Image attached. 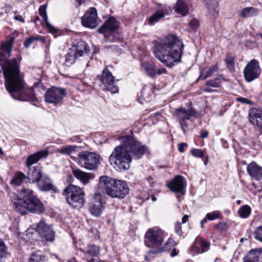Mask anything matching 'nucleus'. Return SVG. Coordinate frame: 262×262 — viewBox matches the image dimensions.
<instances>
[{"mask_svg":"<svg viewBox=\"0 0 262 262\" xmlns=\"http://www.w3.org/2000/svg\"><path fill=\"white\" fill-rule=\"evenodd\" d=\"M225 62L230 67H233L234 66V59L231 56H227L225 59Z\"/></svg>","mask_w":262,"mask_h":262,"instance_id":"nucleus-49","label":"nucleus"},{"mask_svg":"<svg viewBox=\"0 0 262 262\" xmlns=\"http://www.w3.org/2000/svg\"><path fill=\"white\" fill-rule=\"evenodd\" d=\"M208 133L206 130H203L201 133V137L203 138H205L207 137Z\"/></svg>","mask_w":262,"mask_h":262,"instance_id":"nucleus-55","label":"nucleus"},{"mask_svg":"<svg viewBox=\"0 0 262 262\" xmlns=\"http://www.w3.org/2000/svg\"><path fill=\"white\" fill-rule=\"evenodd\" d=\"M189 216L188 215H184L182 219V222L183 224L186 223L188 220Z\"/></svg>","mask_w":262,"mask_h":262,"instance_id":"nucleus-56","label":"nucleus"},{"mask_svg":"<svg viewBox=\"0 0 262 262\" xmlns=\"http://www.w3.org/2000/svg\"><path fill=\"white\" fill-rule=\"evenodd\" d=\"M35 230L43 242H52L54 239L55 232L52 227L47 224L43 220H41L37 224Z\"/></svg>","mask_w":262,"mask_h":262,"instance_id":"nucleus-10","label":"nucleus"},{"mask_svg":"<svg viewBox=\"0 0 262 262\" xmlns=\"http://www.w3.org/2000/svg\"><path fill=\"white\" fill-rule=\"evenodd\" d=\"M78 57L77 55H76L71 48H70L69 53L66 57V64L68 66L72 65L75 62V59Z\"/></svg>","mask_w":262,"mask_h":262,"instance_id":"nucleus-38","label":"nucleus"},{"mask_svg":"<svg viewBox=\"0 0 262 262\" xmlns=\"http://www.w3.org/2000/svg\"><path fill=\"white\" fill-rule=\"evenodd\" d=\"M78 157L84 167L88 170L95 169L99 162L100 157L95 152L82 151L78 154Z\"/></svg>","mask_w":262,"mask_h":262,"instance_id":"nucleus-9","label":"nucleus"},{"mask_svg":"<svg viewBox=\"0 0 262 262\" xmlns=\"http://www.w3.org/2000/svg\"><path fill=\"white\" fill-rule=\"evenodd\" d=\"M175 231L177 234H178L179 235H181L182 232L181 224L180 223L178 222L176 224Z\"/></svg>","mask_w":262,"mask_h":262,"instance_id":"nucleus-51","label":"nucleus"},{"mask_svg":"<svg viewBox=\"0 0 262 262\" xmlns=\"http://www.w3.org/2000/svg\"><path fill=\"white\" fill-rule=\"evenodd\" d=\"M28 179L33 183H37L43 176L41 168L39 166H34L32 168L28 167Z\"/></svg>","mask_w":262,"mask_h":262,"instance_id":"nucleus-26","label":"nucleus"},{"mask_svg":"<svg viewBox=\"0 0 262 262\" xmlns=\"http://www.w3.org/2000/svg\"><path fill=\"white\" fill-rule=\"evenodd\" d=\"M247 171L249 176L257 181L262 179V167L255 162H252L247 166Z\"/></svg>","mask_w":262,"mask_h":262,"instance_id":"nucleus-19","label":"nucleus"},{"mask_svg":"<svg viewBox=\"0 0 262 262\" xmlns=\"http://www.w3.org/2000/svg\"><path fill=\"white\" fill-rule=\"evenodd\" d=\"M169 7L166 6H161L158 10L148 19V23L150 25H154L169 13L170 11Z\"/></svg>","mask_w":262,"mask_h":262,"instance_id":"nucleus-18","label":"nucleus"},{"mask_svg":"<svg viewBox=\"0 0 262 262\" xmlns=\"http://www.w3.org/2000/svg\"><path fill=\"white\" fill-rule=\"evenodd\" d=\"M218 68L216 65H214L210 67L207 71H206V74L204 77V79H206L207 78L211 76L213 74L217 71Z\"/></svg>","mask_w":262,"mask_h":262,"instance_id":"nucleus-43","label":"nucleus"},{"mask_svg":"<svg viewBox=\"0 0 262 262\" xmlns=\"http://www.w3.org/2000/svg\"><path fill=\"white\" fill-rule=\"evenodd\" d=\"M48 154V150H43L30 155L28 157L26 161V164L27 167H30L32 165L36 163L41 158L46 157Z\"/></svg>","mask_w":262,"mask_h":262,"instance_id":"nucleus-24","label":"nucleus"},{"mask_svg":"<svg viewBox=\"0 0 262 262\" xmlns=\"http://www.w3.org/2000/svg\"><path fill=\"white\" fill-rule=\"evenodd\" d=\"M71 49L78 57L86 55L90 51L87 43L83 41L78 42L76 45L72 47Z\"/></svg>","mask_w":262,"mask_h":262,"instance_id":"nucleus-22","label":"nucleus"},{"mask_svg":"<svg viewBox=\"0 0 262 262\" xmlns=\"http://www.w3.org/2000/svg\"><path fill=\"white\" fill-rule=\"evenodd\" d=\"M146 181L149 183L150 186H152V184L154 183L151 178L149 177L146 179Z\"/></svg>","mask_w":262,"mask_h":262,"instance_id":"nucleus-57","label":"nucleus"},{"mask_svg":"<svg viewBox=\"0 0 262 262\" xmlns=\"http://www.w3.org/2000/svg\"><path fill=\"white\" fill-rule=\"evenodd\" d=\"M103 209L104 205L102 202L101 196L98 194H95L89 203V211L93 216L98 217L102 214Z\"/></svg>","mask_w":262,"mask_h":262,"instance_id":"nucleus-15","label":"nucleus"},{"mask_svg":"<svg viewBox=\"0 0 262 262\" xmlns=\"http://www.w3.org/2000/svg\"><path fill=\"white\" fill-rule=\"evenodd\" d=\"M41 37H30L26 39L24 42V46L26 48H28L31 45H32L34 41L39 40Z\"/></svg>","mask_w":262,"mask_h":262,"instance_id":"nucleus-44","label":"nucleus"},{"mask_svg":"<svg viewBox=\"0 0 262 262\" xmlns=\"http://www.w3.org/2000/svg\"><path fill=\"white\" fill-rule=\"evenodd\" d=\"M244 262H262V249H255L250 251L244 258Z\"/></svg>","mask_w":262,"mask_h":262,"instance_id":"nucleus-25","label":"nucleus"},{"mask_svg":"<svg viewBox=\"0 0 262 262\" xmlns=\"http://www.w3.org/2000/svg\"><path fill=\"white\" fill-rule=\"evenodd\" d=\"M97 10L94 8H91L82 17V25L87 28H94L97 25Z\"/></svg>","mask_w":262,"mask_h":262,"instance_id":"nucleus-16","label":"nucleus"},{"mask_svg":"<svg viewBox=\"0 0 262 262\" xmlns=\"http://www.w3.org/2000/svg\"><path fill=\"white\" fill-rule=\"evenodd\" d=\"M43 260L42 252L38 250L32 252L29 262H42Z\"/></svg>","mask_w":262,"mask_h":262,"instance_id":"nucleus-36","label":"nucleus"},{"mask_svg":"<svg viewBox=\"0 0 262 262\" xmlns=\"http://www.w3.org/2000/svg\"><path fill=\"white\" fill-rule=\"evenodd\" d=\"M249 121L259 127H262V110L254 109L249 113Z\"/></svg>","mask_w":262,"mask_h":262,"instance_id":"nucleus-23","label":"nucleus"},{"mask_svg":"<svg viewBox=\"0 0 262 262\" xmlns=\"http://www.w3.org/2000/svg\"><path fill=\"white\" fill-rule=\"evenodd\" d=\"M237 100L238 101L242 102L243 103H247V101H248L247 99L244 98H238Z\"/></svg>","mask_w":262,"mask_h":262,"instance_id":"nucleus-59","label":"nucleus"},{"mask_svg":"<svg viewBox=\"0 0 262 262\" xmlns=\"http://www.w3.org/2000/svg\"><path fill=\"white\" fill-rule=\"evenodd\" d=\"M117 140L122 143L114 149L109 157V161L117 169L128 170L133 158H141L147 148L132 135L120 136Z\"/></svg>","mask_w":262,"mask_h":262,"instance_id":"nucleus-2","label":"nucleus"},{"mask_svg":"<svg viewBox=\"0 0 262 262\" xmlns=\"http://www.w3.org/2000/svg\"><path fill=\"white\" fill-rule=\"evenodd\" d=\"M184 46L179 37L169 34L155 41L154 54L166 66L171 67L181 62Z\"/></svg>","mask_w":262,"mask_h":262,"instance_id":"nucleus-3","label":"nucleus"},{"mask_svg":"<svg viewBox=\"0 0 262 262\" xmlns=\"http://www.w3.org/2000/svg\"><path fill=\"white\" fill-rule=\"evenodd\" d=\"M175 11L183 16L186 15L189 11L188 6L184 1L178 0L174 7Z\"/></svg>","mask_w":262,"mask_h":262,"instance_id":"nucleus-29","label":"nucleus"},{"mask_svg":"<svg viewBox=\"0 0 262 262\" xmlns=\"http://www.w3.org/2000/svg\"><path fill=\"white\" fill-rule=\"evenodd\" d=\"M120 23L114 17H110L98 30V32L104 34L105 38L110 41L114 39V34L118 29Z\"/></svg>","mask_w":262,"mask_h":262,"instance_id":"nucleus-8","label":"nucleus"},{"mask_svg":"<svg viewBox=\"0 0 262 262\" xmlns=\"http://www.w3.org/2000/svg\"><path fill=\"white\" fill-rule=\"evenodd\" d=\"M100 252L99 247L95 245H89L83 252L88 255L90 257H94L97 256Z\"/></svg>","mask_w":262,"mask_h":262,"instance_id":"nucleus-33","label":"nucleus"},{"mask_svg":"<svg viewBox=\"0 0 262 262\" xmlns=\"http://www.w3.org/2000/svg\"><path fill=\"white\" fill-rule=\"evenodd\" d=\"M39 190L43 191L52 190L54 192L58 191V189L53 185L52 180L48 176L43 175L36 183Z\"/></svg>","mask_w":262,"mask_h":262,"instance_id":"nucleus-17","label":"nucleus"},{"mask_svg":"<svg viewBox=\"0 0 262 262\" xmlns=\"http://www.w3.org/2000/svg\"><path fill=\"white\" fill-rule=\"evenodd\" d=\"M141 69L150 76L153 77L156 74L155 66L152 62H143L141 63Z\"/></svg>","mask_w":262,"mask_h":262,"instance_id":"nucleus-30","label":"nucleus"},{"mask_svg":"<svg viewBox=\"0 0 262 262\" xmlns=\"http://www.w3.org/2000/svg\"><path fill=\"white\" fill-rule=\"evenodd\" d=\"M63 193L71 207L74 208L82 207L84 202L85 193L81 188L76 185H69L64 189Z\"/></svg>","mask_w":262,"mask_h":262,"instance_id":"nucleus-7","label":"nucleus"},{"mask_svg":"<svg viewBox=\"0 0 262 262\" xmlns=\"http://www.w3.org/2000/svg\"><path fill=\"white\" fill-rule=\"evenodd\" d=\"M221 215V212L220 211H214L209 213H208L205 219L206 221H213L215 219L220 218Z\"/></svg>","mask_w":262,"mask_h":262,"instance_id":"nucleus-40","label":"nucleus"},{"mask_svg":"<svg viewBox=\"0 0 262 262\" xmlns=\"http://www.w3.org/2000/svg\"><path fill=\"white\" fill-rule=\"evenodd\" d=\"M238 212L240 217L243 219H246L251 214V209L249 206L245 205L240 207Z\"/></svg>","mask_w":262,"mask_h":262,"instance_id":"nucleus-37","label":"nucleus"},{"mask_svg":"<svg viewBox=\"0 0 262 262\" xmlns=\"http://www.w3.org/2000/svg\"><path fill=\"white\" fill-rule=\"evenodd\" d=\"M178 254V252L177 251L176 249H173L172 252L171 253V255L172 256H175L177 255Z\"/></svg>","mask_w":262,"mask_h":262,"instance_id":"nucleus-60","label":"nucleus"},{"mask_svg":"<svg viewBox=\"0 0 262 262\" xmlns=\"http://www.w3.org/2000/svg\"><path fill=\"white\" fill-rule=\"evenodd\" d=\"M7 255L8 252L5 243L3 240L0 238V262H2V259Z\"/></svg>","mask_w":262,"mask_h":262,"instance_id":"nucleus-41","label":"nucleus"},{"mask_svg":"<svg viewBox=\"0 0 262 262\" xmlns=\"http://www.w3.org/2000/svg\"><path fill=\"white\" fill-rule=\"evenodd\" d=\"M66 90L62 88L52 87L46 92L45 98L46 102L57 104L66 96Z\"/></svg>","mask_w":262,"mask_h":262,"instance_id":"nucleus-12","label":"nucleus"},{"mask_svg":"<svg viewBox=\"0 0 262 262\" xmlns=\"http://www.w3.org/2000/svg\"><path fill=\"white\" fill-rule=\"evenodd\" d=\"M68 262H77V261H76L74 259H71L68 260Z\"/></svg>","mask_w":262,"mask_h":262,"instance_id":"nucleus-64","label":"nucleus"},{"mask_svg":"<svg viewBox=\"0 0 262 262\" xmlns=\"http://www.w3.org/2000/svg\"><path fill=\"white\" fill-rule=\"evenodd\" d=\"M2 70L6 79V88L13 98L23 101H33L35 99L32 89H24L19 63L16 58L9 60L4 53H0V72Z\"/></svg>","mask_w":262,"mask_h":262,"instance_id":"nucleus-1","label":"nucleus"},{"mask_svg":"<svg viewBox=\"0 0 262 262\" xmlns=\"http://www.w3.org/2000/svg\"><path fill=\"white\" fill-rule=\"evenodd\" d=\"M25 178L26 176L23 173L21 172H17L11 180V184L14 186H19Z\"/></svg>","mask_w":262,"mask_h":262,"instance_id":"nucleus-35","label":"nucleus"},{"mask_svg":"<svg viewBox=\"0 0 262 262\" xmlns=\"http://www.w3.org/2000/svg\"><path fill=\"white\" fill-rule=\"evenodd\" d=\"M258 13V10L254 7H247L243 9L240 13L241 16L243 17H250L253 15H256Z\"/></svg>","mask_w":262,"mask_h":262,"instance_id":"nucleus-34","label":"nucleus"},{"mask_svg":"<svg viewBox=\"0 0 262 262\" xmlns=\"http://www.w3.org/2000/svg\"><path fill=\"white\" fill-rule=\"evenodd\" d=\"M199 22L196 19H193L189 23V26L192 28H195L198 26Z\"/></svg>","mask_w":262,"mask_h":262,"instance_id":"nucleus-53","label":"nucleus"},{"mask_svg":"<svg viewBox=\"0 0 262 262\" xmlns=\"http://www.w3.org/2000/svg\"><path fill=\"white\" fill-rule=\"evenodd\" d=\"M254 237L255 239L262 242V225L256 228L254 232Z\"/></svg>","mask_w":262,"mask_h":262,"instance_id":"nucleus-42","label":"nucleus"},{"mask_svg":"<svg viewBox=\"0 0 262 262\" xmlns=\"http://www.w3.org/2000/svg\"><path fill=\"white\" fill-rule=\"evenodd\" d=\"M191 154L192 156L196 158H203L204 154L203 151L199 149L193 148L191 150Z\"/></svg>","mask_w":262,"mask_h":262,"instance_id":"nucleus-45","label":"nucleus"},{"mask_svg":"<svg viewBox=\"0 0 262 262\" xmlns=\"http://www.w3.org/2000/svg\"><path fill=\"white\" fill-rule=\"evenodd\" d=\"M195 111L191 107L188 108L181 107L176 110V115L178 120H188L191 117L195 116Z\"/></svg>","mask_w":262,"mask_h":262,"instance_id":"nucleus-20","label":"nucleus"},{"mask_svg":"<svg viewBox=\"0 0 262 262\" xmlns=\"http://www.w3.org/2000/svg\"><path fill=\"white\" fill-rule=\"evenodd\" d=\"M46 7H47L46 5L41 6L39 8V15L42 17L45 25L49 31L51 33H56L57 30L54 27L50 25L48 21V17L46 13Z\"/></svg>","mask_w":262,"mask_h":262,"instance_id":"nucleus-28","label":"nucleus"},{"mask_svg":"<svg viewBox=\"0 0 262 262\" xmlns=\"http://www.w3.org/2000/svg\"><path fill=\"white\" fill-rule=\"evenodd\" d=\"M18 192V194L11 196V204L15 211L23 215L28 212L37 214L43 212V204L34 195L32 190L23 188Z\"/></svg>","mask_w":262,"mask_h":262,"instance_id":"nucleus-4","label":"nucleus"},{"mask_svg":"<svg viewBox=\"0 0 262 262\" xmlns=\"http://www.w3.org/2000/svg\"><path fill=\"white\" fill-rule=\"evenodd\" d=\"M209 10V12L212 15L213 17H215L218 13V10L215 0H203Z\"/></svg>","mask_w":262,"mask_h":262,"instance_id":"nucleus-31","label":"nucleus"},{"mask_svg":"<svg viewBox=\"0 0 262 262\" xmlns=\"http://www.w3.org/2000/svg\"><path fill=\"white\" fill-rule=\"evenodd\" d=\"M223 79L222 77L220 76L219 77L214 80L207 81L206 82V85L213 88H219L221 86Z\"/></svg>","mask_w":262,"mask_h":262,"instance_id":"nucleus-39","label":"nucleus"},{"mask_svg":"<svg viewBox=\"0 0 262 262\" xmlns=\"http://www.w3.org/2000/svg\"><path fill=\"white\" fill-rule=\"evenodd\" d=\"M165 236V232L158 228H152L148 229L145 235L144 244L149 248H155V250H150L148 255L156 254L164 252L167 247L166 246L171 244L173 240L169 238L164 244V239Z\"/></svg>","mask_w":262,"mask_h":262,"instance_id":"nucleus-6","label":"nucleus"},{"mask_svg":"<svg viewBox=\"0 0 262 262\" xmlns=\"http://www.w3.org/2000/svg\"><path fill=\"white\" fill-rule=\"evenodd\" d=\"M207 221H206V220L205 219V217L201 221V228H203L204 227V226H203V224L205 223H206Z\"/></svg>","mask_w":262,"mask_h":262,"instance_id":"nucleus-61","label":"nucleus"},{"mask_svg":"<svg viewBox=\"0 0 262 262\" xmlns=\"http://www.w3.org/2000/svg\"><path fill=\"white\" fill-rule=\"evenodd\" d=\"M260 72L258 62L256 59H252L244 69V77L247 82H251L259 77Z\"/></svg>","mask_w":262,"mask_h":262,"instance_id":"nucleus-11","label":"nucleus"},{"mask_svg":"<svg viewBox=\"0 0 262 262\" xmlns=\"http://www.w3.org/2000/svg\"><path fill=\"white\" fill-rule=\"evenodd\" d=\"M209 247L210 243L208 242L202 238H197L192 246V250L193 252L200 254L207 251Z\"/></svg>","mask_w":262,"mask_h":262,"instance_id":"nucleus-21","label":"nucleus"},{"mask_svg":"<svg viewBox=\"0 0 262 262\" xmlns=\"http://www.w3.org/2000/svg\"><path fill=\"white\" fill-rule=\"evenodd\" d=\"M166 72V70L164 68H162V69H160V70H158L157 72H156V73L158 74H161L162 73H165Z\"/></svg>","mask_w":262,"mask_h":262,"instance_id":"nucleus-58","label":"nucleus"},{"mask_svg":"<svg viewBox=\"0 0 262 262\" xmlns=\"http://www.w3.org/2000/svg\"><path fill=\"white\" fill-rule=\"evenodd\" d=\"M204 91L206 92H211L213 91V90L210 88H207L205 89Z\"/></svg>","mask_w":262,"mask_h":262,"instance_id":"nucleus-62","label":"nucleus"},{"mask_svg":"<svg viewBox=\"0 0 262 262\" xmlns=\"http://www.w3.org/2000/svg\"><path fill=\"white\" fill-rule=\"evenodd\" d=\"M226 224L223 222H219L214 226V228L220 230H224L226 229Z\"/></svg>","mask_w":262,"mask_h":262,"instance_id":"nucleus-50","label":"nucleus"},{"mask_svg":"<svg viewBox=\"0 0 262 262\" xmlns=\"http://www.w3.org/2000/svg\"><path fill=\"white\" fill-rule=\"evenodd\" d=\"M187 183L184 177L177 175L166 184V186L173 192H179L184 195L186 191Z\"/></svg>","mask_w":262,"mask_h":262,"instance_id":"nucleus-14","label":"nucleus"},{"mask_svg":"<svg viewBox=\"0 0 262 262\" xmlns=\"http://www.w3.org/2000/svg\"><path fill=\"white\" fill-rule=\"evenodd\" d=\"M14 18L15 20L20 21L21 23L25 22L24 19L23 18L22 16H21V15L15 16Z\"/></svg>","mask_w":262,"mask_h":262,"instance_id":"nucleus-54","label":"nucleus"},{"mask_svg":"<svg viewBox=\"0 0 262 262\" xmlns=\"http://www.w3.org/2000/svg\"><path fill=\"white\" fill-rule=\"evenodd\" d=\"M100 80L105 91H110L112 93L118 92V87L115 84V78L107 68L103 70Z\"/></svg>","mask_w":262,"mask_h":262,"instance_id":"nucleus-13","label":"nucleus"},{"mask_svg":"<svg viewBox=\"0 0 262 262\" xmlns=\"http://www.w3.org/2000/svg\"><path fill=\"white\" fill-rule=\"evenodd\" d=\"M76 2L78 5H80L84 0H75Z\"/></svg>","mask_w":262,"mask_h":262,"instance_id":"nucleus-63","label":"nucleus"},{"mask_svg":"<svg viewBox=\"0 0 262 262\" xmlns=\"http://www.w3.org/2000/svg\"><path fill=\"white\" fill-rule=\"evenodd\" d=\"M3 50L6 52L8 57L10 56L11 52V46L10 44L7 43L3 46Z\"/></svg>","mask_w":262,"mask_h":262,"instance_id":"nucleus-48","label":"nucleus"},{"mask_svg":"<svg viewBox=\"0 0 262 262\" xmlns=\"http://www.w3.org/2000/svg\"><path fill=\"white\" fill-rule=\"evenodd\" d=\"M99 188L104 189L108 195L114 198L122 199L129 193V187L126 182L106 176L100 177Z\"/></svg>","mask_w":262,"mask_h":262,"instance_id":"nucleus-5","label":"nucleus"},{"mask_svg":"<svg viewBox=\"0 0 262 262\" xmlns=\"http://www.w3.org/2000/svg\"><path fill=\"white\" fill-rule=\"evenodd\" d=\"M187 144L185 143H182L179 144L178 149L180 152H183L185 150V148L187 147Z\"/></svg>","mask_w":262,"mask_h":262,"instance_id":"nucleus-52","label":"nucleus"},{"mask_svg":"<svg viewBox=\"0 0 262 262\" xmlns=\"http://www.w3.org/2000/svg\"><path fill=\"white\" fill-rule=\"evenodd\" d=\"M73 174L84 184L89 183L90 180L94 178L93 174L83 172L79 169L73 170Z\"/></svg>","mask_w":262,"mask_h":262,"instance_id":"nucleus-27","label":"nucleus"},{"mask_svg":"<svg viewBox=\"0 0 262 262\" xmlns=\"http://www.w3.org/2000/svg\"><path fill=\"white\" fill-rule=\"evenodd\" d=\"M147 92V90L146 88H144L141 92V98L144 100L145 101H149L150 98L146 95V93Z\"/></svg>","mask_w":262,"mask_h":262,"instance_id":"nucleus-47","label":"nucleus"},{"mask_svg":"<svg viewBox=\"0 0 262 262\" xmlns=\"http://www.w3.org/2000/svg\"><path fill=\"white\" fill-rule=\"evenodd\" d=\"M186 120H178L181 125V127L184 133H185L188 128V125L187 123L186 122Z\"/></svg>","mask_w":262,"mask_h":262,"instance_id":"nucleus-46","label":"nucleus"},{"mask_svg":"<svg viewBox=\"0 0 262 262\" xmlns=\"http://www.w3.org/2000/svg\"><path fill=\"white\" fill-rule=\"evenodd\" d=\"M77 146L74 145H68L56 149V152L62 155H66L72 157V155L76 151Z\"/></svg>","mask_w":262,"mask_h":262,"instance_id":"nucleus-32","label":"nucleus"}]
</instances>
